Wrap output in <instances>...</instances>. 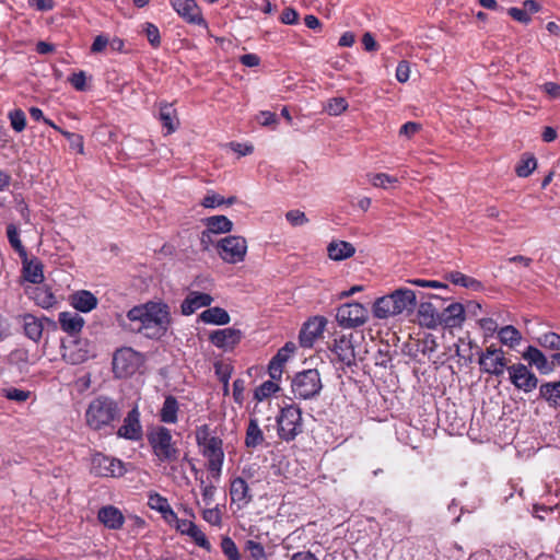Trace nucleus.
I'll return each mask as SVG.
<instances>
[{"label": "nucleus", "mask_w": 560, "mask_h": 560, "mask_svg": "<svg viewBox=\"0 0 560 560\" xmlns=\"http://www.w3.org/2000/svg\"><path fill=\"white\" fill-rule=\"evenodd\" d=\"M285 219L292 226H301L308 222L306 214L301 210H290L285 213Z\"/></svg>", "instance_id": "603ef678"}, {"label": "nucleus", "mask_w": 560, "mask_h": 560, "mask_svg": "<svg viewBox=\"0 0 560 560\" xmlns=\"http://www.w3.org/2000/svg\"><path fill=\"white\" fill-rule=\"evenodd\" d=\"M7 236L10 245L19 256L21 258H26V249L20 240L19 230L15 224L11 223L7 226Z\"/></svg>", "instance_id": "a19ab883"}, {"label": "nucleus", "mask_w": 560, "mask_h": 560, "mask_svg": "<svg viewBox=\"0 0 560 560\" xmlns=\"http://www.w3.org/2000/svg\"><path fill=\"white\" fill-rule=\"evenodd\" d=\"M296 350L295 343L289 341L281 349L278 350L277 354L271 359L268 365V372L272 380H280L283 373V365L290 358V355Z\"/></svg>", "instance_id": "dca6fc26"}, {"label": "nucleus", "mask_w": 560, "mask_h": 560, "mask_svg": "<svg viewBox=\"0 0 560 560\" xmlns=\"http://www.w3.org/2000/svg\"><path fill=\"white\" fill-rule=\"evenodd\" d=\"M23 259V276L24 279L31 283H40L44 280V273H43V265L37 259L34 260H27L26 258Z\"/></svg>", "instance_id": "7c9ffc66"}, {"label": "nucleus", "mask_w": 560, "mask_h": 560, "mask_svg": "<svg viewBox=\"0 0 560 560\" xmlns=\"http://www.w3.org/2000/svg\"><path fill=\"white\" fill-rule=\"evenodd\" d=\"M410 74V67L409 62L406 60H402L398 63L396 68V79L400 83H405L409 80Z\"/></svg>", "instance_id": "13d9d810"}, {"label": "nucleus", "mask_w": 560, "mask_h": 560, "mask_svg": "<svg viewBox=\"0 0 560 560\" xmlns=\"http://www.w3.org/2000/svg\"><path fill=\"white\" fill-rule=\"evenodd\" d=\"M178 410L177 399L172 395L166 396L159 413L161 422L168 424L176 423L178 420Z\"/></svg>", "instance_id": "c756f323"}, {"label": "nucleus", "mask_w": 560, "mask_h": 560, "mask_svg": "<svg viewBox=\"0 0 560 560\" xmlns=\"http://www.w3.org/2000/svg\"><path fill=\"white\" fill-rule=\"evenodd\" d=\"M369 319V312L359 302L345 303L337 308L336 320L343 328H357Z\"/></svg>", "instance_id": "1a4fd4ad"}, {"label": "nucleus", "mask_w": 560, "mask_h": 560, "mask_svg": "<svg viewBox=\"0 0 560 560\" xmlns=\"http://www.w3.org/2000/svg\"><path fill=\"white\" fill-rule=\"evenodd\" d=\"M420 324L429 329H435L441 324V313L430 302H422L418 307Z\"/></svg>", "instance_id": "5701e85b"}, {"label": "nucleus", "mask_w": 560, "mask_h": 560, "mask_svg": "<svg viewBox=\"0 0 560 560\" xmlns=\"http://www.w3.org/2000/svg\"><path fill=\"white\" fill-rule=\"evenodd\" d=\"M498 337L502 345H505L510 348H515L522 340L521 332L512 325L502 327L498 331Z\"/></svg>", "instance_id": "e433bc0d"}, {"label": "nucleus", "mask_w": 560, "mask_h": 560, "mask_svg": "<svg viewBox=\"0 0 560 560\" xmlns=\"http://www.w3.org/2000/svg\"><path fill=\"white\" fill-rule=\"evenodd\" d=\"M143 355L132 348L118 349L113 355V372L122 378L135 374L143 364Z\"/></svg>", "instance_id": "6e6552de"}, {"label": "nucleus", "mask_w": 560, "mask_h": 560, "mask_svg": "<svg viewBox=\"0 0 560 560\" xmlns=\"http://www.w3.org/2000/svg\"><path fill=\"white\" fill-rule=\"evenodd\" d=\"M69 82L72 84V86L78 91H85L86 90V77L84 71H79L73 73L69 78Z\"/></svg>", "instance_id": "4d7b16f0"}, {"label": "nucleus", "mask_w": 560, "mask_h": 560, "mask_svg": "<svg viewBox=\"0 0 560 560\" xmlns=\"http://www.w3.org/2000/svg\"><path fill=\"white\" fill-rule=\"evenodd\" d=\"M147 439L152 447L153 454L162 463H173L178 460L180 451L177 447L171 430L163 425L151 428L147 433Z\"/></svg>", "instance_id": "7ed1b4c3"}, {"label": "nucleus", "mask_w": 560, "mask_h": 560, "mask_svg": "<svg viewBox=\"0 0 560 560\" xmlns=\"http://www.w3.org/2000/svg\"><path fill=\"white\" fill-rule=\"evenodd\" d=\"M144 33L147 35V38H148L149 43L153 47H159L160 46V44H161L160 31H159V28L154 24L145 23V25H144Z\"/></svg>", "instance_id": "864d4df0"}, {"label": "nucleus", "mask_w": 560, "mask_h": 560, "mask_svg": "<svg viewBox=\"0 0 560 560\" xmlns=\"http://www.w3.org/2000/svg\"><path fill=\"white\" fill-rule=\"evenodd\" d=\"M213 298L208 293L191 291L183 301L180 307L184 315H191L200 307L210 306Z\"/></svg>", "instance_id": "aec40b11"}, {"label": "nucleus", "mask_w": 560, "mask_h": 560, "mask_svg": "<svg viewBox=\"0 0 560 560\" xmlns=\"http://www.w3.org/2000/svg\"><path fill=\"white\" fill-rule=\"evenodd\" d=\"M60 328L70 336H77L84 326V319L75 312H61L58 316Z\"/></svg>", "instance_id": "4be33fe9"}, {"label": "nucleus", "mask_w": 560, "mask_h": 560, "mask_svg": "<svg viewBox=\"0 0 560 560\" xmlns=\"http://www.w3.org/2000/svg\"><path fill=\"white\" fill-rule=\"evenodd\" d=\"M245 381L237 378L233 382V397L237 404H242L244 400Z\"/></svg>", "instance_id": "69168bd1"}, {"label": "nucleus", "mask_w": 560, "mask_h": 560, "mask_svg": "<svg viewBox=\"0 0 560 560\" xmlns=\"http://www.w3.org/2000/svg\"><path fill=\"white\" fill-rule=\"evenodd\" d=\"M171 3L174 10L188 23H205L195 0H171Z\"/></svg>", "instance_id": "f3484780"}, {"label": "nucleus", "mask_w": 560, "mask_h": 560, "mask_svg": "<svg viewBox=\"0 0 560 560\" xmlns=\"http://www.w3.org/2000/svg\"><path fill=\"white\" fill-rule=\"evenodd\" d=\"M97 298L86 290H80L70 295V304L82 313L91 312L97 306Z\"/></svg>", "instance_id": "b1692460"}, {"label": "nucleus", "mask_w": 560, "mask_h": 560, "mask_svg": "<svg viewBox=\"0 0 560 560\" xmlns=\"http://www.w3.org/2000/svg\"><path fill=\"white\" fill-rule=\"evenodd\" d=\"M540 89L552 100L560 98V85L556 82H546Z\"/></svg>", "instance_id": "338daca9"}, {"label": "nucleus", "mask_w": 560, "mask_h": 560, "mask_svg": "<svg viewBox=\"0 0 560 560\" xmlns=\"http://www.w3.org/2000/svg\"><path fill=\"white\" fill-rule=\"evenodd\" d=\"M223 203H225V199L218 194H209V195L205 196L201 201V205L205 208H215Z\"/></svg>", "instance_id": "680f3d73"}, {"label": "nucleus", "mask_w": 560, "mask_h": 560, "mask_svg": "<svg viewBox=\"0 0 560 560\" xmlns=\"http://www.w3.org/2000/svg\"><path fill=\"white\" fill-rule=\"evenodd\" d=\"M537 166V161L533 154L525 153L522 155L520 163L515 167L518 177H527Z\"/></svg>", "instance_id": "ea45409f"}, {"label": "nucleus", "mask_w": 560, "mask_h": 560, "mask_svg": "<svg viewBox=\"0 0 560 560\" xmlns=\"http://www.w3.org/2000/svg\"><path fill=\"white\" fill-rule=\"evenodd\" d=\"M509 15L513 18L515 21L527 24L530 22V15L526 12V10L518 8H510L508 11Z\"/></svg>", "instance_id": "052dcab7"}, {"label": "nucleus", "mask_w": 560, "mask_h": 560, "mask_svg": "<svg viewBox=\"0 0 560 560\" xmlns=\"http://www.w3.org/2000/svg\"><path fill=\"white\" fill-rule=\"evenodd\" d=\"M538 342L544 348L551 350H560V335L556 332L544 334L538 338Z\"/></svg>", "instance_id": "a18cd8bd"}, {"label": "nucleus", "mask_w": 560, "mask_h": 560, "mask_svg": "<svg viewBox=\"0 0 560 560\" xmlns=\"http://www.w3.org/2000/svg\"><path fill=\"white\" fill-rule=\"evenodd\" d=\"M206 228L214 234H223L231 232L233 229L232 221L225 215H212L203 220Z\"/></svg>", "instance_id": "473e14b6"}, {"label": "nucleus", "mask_w": 560, "mask_h": 560, "mask_svg": "<svg viewBox=\"0 0 560 560\" xmlns=\"http://www.w3.org/2000/svg\"><path fill=\"white\" fill-rule=\"evenodd\" d=\"M279 390V386L273 381H266L255 389V398L259 401L268 398L270 395Z\"/></svg>", "instance_id": "37998d69"}, {"label": "nucleus", "mask_w": 560, "mask_h": 560, "mask_svg": "<svg viewBox=\"0 0 560 560\" xmlns=\"http://www.w3.org/2000/svg\"><path fill=\"white\" fill-rule=\"evenodd\" d=\"M243 332L236 328L218 329L210 334L209 340L223 350L233 349L242 339Z\"/></svg>", "instance_id": "2eb2a0df"}, {"label": "nucleus", "mask_w": 560, "mask_h": 560, "mask_svg": "<svg viewBox=\"0 0 560 560\" xmlns=\"http://www.w3.org/2000/svg\"><path fill=\"white\" fill-rule=\"evenodd\" d=\"M23 328L25 335L33 341H38L43 335V323L31 314L23 316Z\"/></svg>", "instance_id": "72a5a7b5"}, {"label": "nucleus", "mask_w": 560, "mask_h": 560, "mask_svg": "<svg viewBox=\"0 0 560 560\" xmlns=\"http://www.w3.org/2000/svg\"><path fill=\"white\" fill-rule=\"evenodd\" d=\"M186 535L189 536L197 546L201 547L207 551H210V541L207 539L206 535L198 528L196 524L189 529V533H187Z\"/></svg>", "instance_id": "c03bdc74"}, {"label": "nucleus", "mask_w": 560, "mask_h": 560, "mask_svg": "<svg viewBox=\"0 0 560 560\" xmlns=\"http://www.w3.org/2000/svg\"><path fill=\"white\" fill-rule=\"evenodd\" d=\"M392 294L378 298L373 304V315L378 319H386L396 316L394 301Z\"/></svg>", "instance_id": "c85d7f7f"}, {"label": "nucleus", "mask_w": 560, "mask_h": 560, "mask_svg": "<svg viewBox=\"0 0 560 560\" xmlns=\"http://www.w3.org/2000/svg\"><path fill=\"white\" fill-rule=\"evenodd\" d=\"M465 320V307L460 303H452L441 312V324L445 328L462 327Z\"/></svg>", "instance_id": "6ab92c4d"}, {"label": "nucleus", "mask_w": 560, "mask_h": 560, "mask_svg": "<svg viewBox=\"0 0 560 560\" xmlns=\"http://www.w3.org/2000/svg\"><path fill=\"white\" fill-rule=\"evenodd\" d=\"M362 335L350 332L348 335H341L334 339V345L330 348L337 357V360L346 366H353L357 364V359L362 360L360 352L357 350L359 340L362 339Z\"/></svg>", "instance_id": "0eeeda50"}, {"label": "nucleus", "mask_w": 560, "mask_h": 560, "mask_svg": "<svg viewBox=\"0 0 560 560\" xmlns=\"http://www.w3.org/2000/svg\"><path fill=\"white\" fill-rule=\"evenodd\" d=\"M31 393L28 390L19 389L15 387L4 388L3 396L7 399L15 400V401H25L30 397Z\"/></svg>", "instance_id": "3c124183"}, {"label": "nucleus", "mask_w": 560, "mask_h": 560, "mask_svg": "<svg viewBox=\"0 0 560 560\" xmlns=\"http://www.w3.org/2000/svg\"><path fill=\"white\" fill-rule=\"evenodd\" d=\"M98 520L110 529H119L124 525L125 517L115 506H104L98 511Z\"/></svg>", "instance_id": "a878e982"}, {"label": "nucleus", "mask_w": 560, "mask_h": 560, "mask_svg": "<svg viewBox=\"0 0 560 560\" xmlns=\"http://www.w3.org/2000/svg\"><path fill=\"white\" fill-rule=\"evenodd\" d=\"M323 388L320 374L316 369H308L295 374L291 382L292 394L296 399H312Z\"/></svg>", "instance_id": "39448f33"}, {"label": "nucleus", "mask_w": 560, "mask_h": 560, "mask_svg": "<svg viewBox=\"0 0 560 560\" xmlns=\"http://www.w3.org/2000/svg\"><path fill=\"white\" fill-rule=\"evenodd\" d=\"M390 294L394 298L393 301L396 315H399L405 311L411 312L415 310L417 305V298L416 293L412 290L400 288L395 290Z\"/></svg>", "instance_id": "a211bd4d"}, {"label": "nucleus", "mask_w": 560, "mask_h": 560, "mask_svg": "<svg viewBox=\"0 0 560 560\" xmlns=\"http://www.w3.org/2000/svg\"><path fill=\"white\" fill-rule=\"evenodd\" d=\"M328 256L332 260H343L354 255V246L346 241H334L327 247Z\"/></svg>", "instance_id": "cd10ccee"}, {"label": "nucleus", "mask_w": 560, "mask_h": 560, "mask_svg": "<svg viewBox=\"0 0 560 560\" xmlns=\"http://www.w3.org/2000/svg\"><path fill=\"white\" fill-rule=\"evenodd\" d=\"M371 183L375 187L387 188L389 184L397 183V178L384 173H378L372 177Z\"/></svg>", "instance_id": "6e6d98bb"}, {"label": "nucleus", "mask_w": 560, "mask_h": 560, "mask_svg": "<svg viewBox=\"0 0 560 560\" xmlns=\"http://www.w3.org/2000/svg\"><path fill=\"white\" fill-rule=\"evenodd\" d=\"M91 472L97 477L118 478L125 475L126 468L121 460L97 453L91 459Z\"/></svg>", "instance_id": "9b49d317"}, {"label": "nucleus", "mask_w": 560, "mask_h": 560, "mask_svg": "<svg viewBox=\"0 0 560 560\" xmlns=\"http://www.w3.org/2000/svg\"><path fill=\"white\" fill-rule=\"evenodd\" d=\"M11 126L16 132L24 130L26 126V117L22 109H15L9 115Z\"/></svg>", "instance_id": "09e8293b"}, {"label": "nucleus", "mask_w": 560, "mask_h": 560, "mask_svg": "<svg viewBox=\"0 0 560 560\" xmlns=\"http://www.w3.org/2000/svg\"><path fill=\"white\" fill-rule=\"evenodd\" d=\"M199 318L206 324L213 325H226L231 320L229 313L219 306L207 308L199 315Z\"/></svg>", "instance_id": "2f4dec72"}, {"label": "nucleus", "mask_w": 560, "mask_h": 560, "mask_svg": "<svg viewBox=\"0 0 560 560\" xmlns=\"http://www.w3.org/2000/svg\"><path fill=\"white\" fill-rule=\"evenodd\" d=\"M280 21L287 25H293L299 21V13L293 8H285L281 15Z\"/></svg>", "instance_id": "e2e57ef3"}, {"label": "nucleus", "mask_w": 560, "mask_h": 560, "mask_svg": "<svg viewBox=\"0 0 560 560\" xmlns=\"http://www.w3.org/2000/svg\"><path fill=\"white\" fill-rule=\"evenodd\" d=\"M218 254L228 264L242 262L247 253L246 240L242 236L230 235L218 242Z\"/></svg>", "instance_id": "9d476101"}, {"label": "nucleus", "mask_w": 560, "mask_h": 560, "mask_svg": "<svg viewBox=\"0 0 560 560\" xmlns=\"http://www.w3.org/2000/svg\"><path fill=\"white\" fill-rule=\"evenodd\" d=\"M61 133L68 139L71 148L77 149L80 153H83L82 136L69 131H61Z\"/></svg>", "instance_id": "bf43d9fd"}, {"label": "nucleus", "mask_w": 560, "mask_h": 560, "mask_svg": "<svg viewBox=\"0 0 560 560\" xmlns=\"http://www.w3.org/2000/svg\"><path fill=\"white\" fill-rule=\"evenodd\" d=\"M421 129V125L413 121L404 124L399 129V135L410 139Z\"/></svg>", "instance_id": "0e129e2a"}, {"label": "nucleus", "mask_w": 560, "mask_h": 560, "mask_svg": "<svg viewBox=\"0 0 560 560\" xmlns=\"http://www.w3.org/2000/svg\"><path fill=\"white\" fill-rule=\"evenodd\" d=\"M221 549L229 560H242L238 548L231 537L224 536L222 538Z\"/></svg>", "instance_id": "79ce46f5"}, {"label": "nucleus", "mask_w": 560, "mask_h": 560, "mask_svg": "<svg viewBox=\"0 0 560 560\" xmlns=\"http://www.w3.org/2000/svg\"><path fill=\"white\" fill-rule=\"evenodd\" d=\"M264 442V433L259 428L258 420L250 418L245 436V445L255 448Z\"/></svg>", "instance_id": "c9c22d12"}, {"label": "nucleus", "mask_w": 560, "mask_h": 560, "mask_svg": "<svg viewBox=\"0 0 560 560\" xmlns=\"http://www.w3.org/2000/svg\"><path fill=\"white\" fill-rule=\"evenodd\" d=\"M196 442L201 448L202 455L208 459V469L218 476L224 459L222 440L212 436L209 425L203 424L196 429Z\"/></svg>", "instance_id": "20e7f679"}, {"label": "nucleus", "mask_w": 560, "mask_h": 560, "mask_svg": "<svg viewBox=\"0 0 560 560\" xmlns=\"http://www.w3.org/2000/svg\"><path fill=\"white\" fill-rule=\"evenodd\" d=\"M245 547L253 560H267L265 548L260 542L247 540Z\"/></svg>", "instance_id": "de8ad7c7"}, {"label": "nucleus", "mask_w": 560, "mask_h": 560, "mask_svg": "<svg viewBox=\"0 0 560 560\" xmlns=\"http://www.w3.org/2000/svg\"><path fill=\"white\" fill-rule=\"evenodd\" d=\"M446 279L450 280L452 283H454L456 285L464 287V288H469V289H475V290H478L481 288V283L478 280H476L471 277H468L459 271H453V272L448 273Z\"/></svg>", "instance_id": "58836bf2"}, {"label": "nucleus", "mask_w": 560, "mask_h": 560, "mask_svg": "<svg viewBox=\"0 0 560 560\" xmlns=\"http://www.w3.org/2000/svg\"><path fill=\"white\" fill-rule=\"evenodd\" d=\"M522 357L525 361L528 362L529 365L536 366V369L544 374H547L553 370L545 354L534 346H528L527 349L523 352Z\"/></svg>", "instance_id": "393cba45"}, {"label": "nucleus", "mask_w": 560, "mask_h": 560, "mask_svg": "<svg viewBox=\"0 0 560 560\" xmlns=\"http://www.w3.org/2000/svg\"><path fill=\"white\" fill-rule=\"evenodd\" d=\"M118 436L138 441L142 438L143 431L140 423V412L137 407L132 408L124 419L122 425L118 429Z\"/></svg>", "instance_id": "4468645a"}, {"label": "nucleus", "mask_w": 560, "mask_h": 560, "mask_svg": "<svg viewBox=\"0 0 560 560\" xmlns=\"http://www.w3.org/2000/svg\"><path fill=\"white\" fill-rule=\"evenodd\" d=\"M159 119L163 127L166 128L167 133L175 132L179 126V120L173 104L162 103L160 105Z\"/></svg>", "instance_id": "bb28decb"}, {"label": "nucleus", "mask_w": 560, "mask_h": 560, "mask_svg": "<svg viewBox=\"0 0 560 560\" xmlns=\"http://www.w3.org/2000/svg\"><path fill=\"white\" fill-rule=\"evenodd\" d=\"M149 505L151 509L156 510L162 514H164L165 511L171 508L167 499L160 495L159 493H154L149 497Z\"/></svg>", "instance_id": "8fccbe9b"}, {"label": "nucleus", "mask_w": 560, "mask_h": 560, "mask_svg": "<svg viewBox=\"0 0 560 560\" xmlns=\"http://www.w3.org/2000/svg\"><path fill=\"white\" fill-rule=\"evenodd\" d=\"M327 319L323 316H316L306 322L300 331V343L304 348H311L314 341L324 332Z\"/></svg>", "instance_id": "ddd939ff"}, {"label": "nucleus", "mask_w": 560, "mask_h": 560, "mask_svg": "<svg viewBox=\"0 0 560 560\" xmlns=\"http://www.w3.org/2000/svg\"><path fill=\"white\" fill-rule=\"evenodd\" d=\"M206 522L213 526H220L222 522L221 512L218 508L207 509L202 512Z\"/></svg>", "instance_id": "5fc2aeb1"}, {"label": "nucleus", "mask_w": 560, "mask_h": 560, "mask_svg": "<svg viewBox=\"0 0 560 560\" xmlns=\"http://www.w3.org/2000/svg\"><path fill=\"white\" fill-rule=\"evenodd\" d=\"M230 494L232 502L237 503L240 509L246 506L253 500L249 487L242 477L232 480Z\"/></svg>", "instance_id": "412c9836"}, {"label": "nucleus", "mask_w": 560, "mask_h": 560, "mask_svg": "<svg viewBox=\"0 0 560 560\" xmlns=\"http://www.w3.org/2000/svg\"><path fill=\"white\" fill-rule=\"evenodd\" d=\"M120 413V407L115 399L100 395L89 404L85 411L86 424L93 430H101L118 420Z\"/></svg>", "instance_id": "f03ea898"}, {"label": "nucleus", "mask_w": 560, "mask_h": 560, "mask_svg": "<svg viewBox=\"0 0 560 560\" xmlns=\"http://www.w3.org/2000/svg\"><path fill=\"white\" fill-rule=\"evenodd\" d=\"M479 325L486 331V334L489 336L493 335L498 329L497 322L489 317L481 318L479 320Z\"/></svg>", "instance_id": "774afa93"}, {"label": "nucleus", "mask_w": 560, "mask_h": 560, "mask_svg": "<svg viewBox=\"0 0 560 560\" xmlns=\"http://www.w3.org/2000/svg\"><path fill=\"white\" fill-rule=\"evenodd\" d=\"M348 107V103L343 97H335L328 101L326 110L329 115L338 116L343 113Z\"/></svg>", "instance_id": "49530a36"}, {"label": "nucleus", "mask_w": 560, "mask_h": 560, "mask_svg": "<svg viewBox=\"0 0 560 560\" xmlns=\"http://www.w3.org/2000/svg\"><path fill=\"white\" fill-rule=\"evenodd\" d=\"M478 363L480 365V370L483 373L501 376L504 373V370H508V361H502L501 358H491V359H479Z\"/></svg>", "instance_id": "f704fd0d"}, {"label": "nucleus", "mask_w": 560, "mask_h": 560, "mask_svg": "<svg viewBox=\"0 0 560 560\" xmlns=\"http://www.w3.org/2000/svg\"><path fill=\"white\" fill-rule=\"evenodd\" d=\"M509 377L515 388L530 393L538 385L537 376L523 363L508 366Z\"/></svg>", "instance_id": "f8f14e48"}, {"label": "nucleus", "mask_w": 560, "mask_h": 560, "mask_svg": "<svg viewBox=\"0 0 560 560\" xmlns=\"http://www.w3.org/2000/svg\"><path fill=\"white\" fill-rule=\"evenodd\" d=\"M278 434L280 439L289 442L303 431L302 412L295 406H287L277 417Z\"/></svg>", "instance_id": "423d86ee"}, {"label": "nucleus", "mask_w": 560, "mask_h": 560, "mask_svg": "<svg viewBox=\"0 0 560 560\" xmlns=\"http://www.w3.org/2000/svg\"><path fill=\"white\" fill-rule=\"evenodd\" d=\"M119 326L129 332L142 334L147 338L159 339L165 335L171 324L170 308L165 303L149 301L130 308L126 317H119Z\"/></svg>", "instance_id": "f257e3e1"}, {"label": "nucleus", "mask_w": 560, "mask_h": 560, "mask_svg": "<svg viewBox=\"0 0 560 560\" xmlns=\"http://www.w3.org/2000/svg\"><path fill=\"white\" fill-rule=\"evenodd\" d=\"M540 396L552 406L560 405V381L545 383L539 388Z\"/></svg>", "instance_id": "4c0bfd02"}]
</instances>
